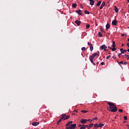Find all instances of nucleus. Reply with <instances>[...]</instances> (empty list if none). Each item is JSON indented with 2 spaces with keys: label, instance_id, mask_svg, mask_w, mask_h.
I'll return each instance as SVG.
<instances>
[{
  "label": "nucleus",
  "instance_id": "33",
  "mask_svg": "<svg viewBox=\"0 0 129 129\" xmlns=\"http://www.w3.org/2000/svg\"><path fill=\"white\" fill-rule=\"evenodd\" d=\"M124 119L125 120H127V117L126 116H124Z\"/></svg>",
  "mask_w": 129,
  "mask_h": 129
},
{
  "label": "nucleus",
  "instance_id": "56",
  "mask_svg": "<svg viewBox=\"0 0 129 129\" xmlns=\"http://www.w3.org/2000/svg\"><path fill=\"white\" fill-rule=\"evenodd\" d=\"M116 61H117V63L119 64V61H118V60H116Z\"/></svg>",
  "mask_w": 129,
  "mask_h": 129
},
{
  "label": "nucleus",
  "instance_id": "3",
  "mask_svg": "<svg viewBox=\"0 0 129 129\" xmlns=\"http://www.w3.org/2000/svg\"><path fill=\"white\" fill-rule=\"evenodd\" d=\"M88 45L90 47V51H93V45H92V44H91L89 42H88Z\"/></svg>",
  "mask_w": 129,
  "mask_h": 129
},
{
  "label": "nucleus",
  "instance_id": "15",
  "mask_svg": "<svg viewBox=\"0 0 129 129\" xmlns=\"http://www.w3.org/2000/svg\"><path fill=\"white\" fill-rule=\"evenodd\" d=\"M114 11L115 13H118V8L116 6H114Z\"/></svg>",
  "mask_w": 129,
  "mask_h": 129
},
{
  "label": "nucleus",
  "instance_id": "13",
  "mask_svg": "<svg viewBox=\"0 0 129 129\" xmlns=\"http://www.w3.org/2000/svg\"><path fill=\"white\" fill-rule=\"evenodd\" d=\"M72 123H73V121H70L68 122L67 124H66V126H68V125H70V124H72Z\"/></svg>",
  "mask_w": 129,
  "mask_h": 129
},
{
  "label": "nucleus",
  "instance_id": "28",
  "mask_svg": "<svg viewBox=\"0 0 129 129\" xmlns=\"http://www.w3.org/2000/svg\"><path fill=\"white\" fill-rule=\"evenodd\" d=\"M90 25L87 24V25H86V29H88V28H90Z\"/></svg>",
  "mask_w": 129,
  "mask_h": 129
},
{
  "label": "nucleus",
  "instance_id": "30",
  "mask_svg": "<svg viewBox=\"0 0 129 129\" xmlns=\"http://www.w3.org/2000/svg\"><path fill=\"white\" fill-rule=\"evenodd\" d=\"M93 125H94L93 123H91L89 124V127H92Z\"/></svg>",
  "mask_w": 129,
  "mask_h": 129
},
{
  "label": "nucleus",
  "instance_id": "1",
  "mask_svg": "<svg viewBox=\"0 0 129 129\" xmlns=\"http://www.w3.org/2000/svg\"><path fill=\"white\" fill-rule=\"evenodd\" d=\"M108 104L109 106V107L110 109V111H111L112 112H116V111H117V108L116 107V106L114 105V103H108Z\"/></svg>",
  "mask_w": 129,
  "mask_h": 129
},
{
  "label": "nucleus",
  "instance_id": "10",
  "mask_svg": "<svg viewBox=\"0 0 129 129\" xmlns=\"http://www.w3.org/2000/svg\"><path fill=\"white\" fill-rule=\"evenodd\" d=\"M75 23L77 24L78 26H80V24H81V21H79V20H76Z\"/></svg>",
  "mask_w": 129,
  "mask_h": 129
},
{
  "label": "nucleus",
  "instance_id": "5",
  "mask_svg": "<svg viewBox=\"0 0 129 129\" xmlns=\"http://www.w3.org/2000/svg\"><path fill=\"white\" fill-rule=\"evenodd\" d=\"M80 122H81V123H86V122H87V119H82L80 120Z\"/></svg>",
  "mask_w": 129,
  "mask_h": 129
},
{
  "label": "nucleus",
  "instance_id": "18",
  "mask_svg": "<svg viewBox=\"0 0 129 129\" xmlns=\"http://www.w3.org/2000/svg\"><path fill=\"white\" fill-rule=\"evenodd\" d=\"M101 4V1H99L96 4L97 7H99L100 5Z\"/></svg>",
  "mask_w": 129,
  "mask_h": 129
},
{
  "label": "nucleus",
  "instance_id": "23",
  "mask_svg": "<svg viewBox=\"0 0 129 129\" xmlns=\"http://www.w3.org/2000/svg\"><path fill=\"white\" fill-rule=\"evenodd\" d=\"M70 118V116L67 115V116L65 117V118L63 119V120H65L66 119H69Z\"/></svg>",
  "mask_w": 129,
  "mask_h": 129
},
{
  "label": "nucleus",
  "instance_id": "17",
  "mask_svg": "<svg viewBox=\"0 0 129 129\" xmlns=\"http://www.w3.org/2000/svg\"><path fill=\"white\" fill-rule=\"evenodd\" d=\"M98 126H99V127H102V126H104V124L100 123L98 125Z\"/></svg>",
  "mask_w": 129,
  "mask_h": 129
},
{
  "label": "nucleus",
  "instance_id": "41",
  "mask_svg": "<svg viewBox=\"0 0 129 129\" xmlns=\"http://www.w3.org/2000/svg\"><path fill=\"white\" fill-rule=\"evenodd\" d=\"M115 46H116V45L112 44V47H113V48H115Z\"/></svg>",
  "mask_w": 129,
  "mask_h": 129
},
{
  "label": "nucleus",
  "instance_id": "21",
  "mask_svg": "<svg viewBox=\"0 0 129 129\" xmlns=\"http://www.w3.org/2000/svg\"><path fill=\"white\" fill-rule=\"evenodd\" d=\"M98 36H99V37H100V38H101V37H102V33H101V32H99Z\"/></svg>",
  "mask_w": 129,
  "mask_h": 129
},
{
  "label": "nucleus",
  "instance_id": "40",
  "mask_svg": "<svg viewBox=\"0 0 129 129\" xmlns=\"http://www.w3.org/2000/svg\"><path fill=\"white\" fill-rule=\"evenodd\" d=\"M67 129H72L71 126H69V127H67Z\"/></svg>",
  "mask_w": 129,
  "mask_h": 129
},
{
  "label": "nucleus",
  "instance_id": "39",
  "mask_svg": "<svg viewBox=\"0 0 129 129\" xmlns=\"http://www.w3.org/2000/svg\"><path fill=\"white\" fill-rule=\"evenodd\" d=\"M121 53H119L118 54V56L119 57V58H120V55H121Z\"/></svg>",
  "mask_w": 129,
  "mask_h": 129
},
{
  "label": "nucleus",
  "instance_id": "36",
  "mask_svg": "<svg viewBox=\"0 0 129 129\" xmlns=\"http://www.w3.org/2000/svg\"><path fill=\"white\" fill-rule=\"evenodd\" d=\"M83 126L85 127V128H86V127H88V125H84V124H83Z\"/></svg>",
  "mask_w": 129,
  "mask_h": 129
},
{
  "label": "nucleus",
  "instance_id": "35",
  "mask_svg": "<svg viewBox=\"0 0 129 129\" xmlns=\"http://www.w3.org/2000/svg\"><path fill=\"white\" fill-rule=\"evenodd\" d=\"M120 64H123V61H121L120 62H119L118 64L120 65Z\"/></svg>",
  "mask_w": 129,
  "mask_h": 129
},
{
  "label": "nucleus",
  "instance_id": "42",
  "mask_svg": "<svg viewBox=\"0 0 129 129\" xmlns=\"http://www.w3.org/2000/svg\"><path fill=\"white\" fill-rule=\"evenodd\" d=\"M126 64H127V62L125 61L124 63L123 62V65H126Z\"/></svg>",
  "mask_w": 129,
  "mask_h": 129
},
{
  "label": "nucleus",
  "instance_id": "16",
  "mask_svg": "<svg viewBox=\"0 0 129 129\" xmlns=\"http://www.w3.org/2000/svg\"><path fill=\"white\" fill-rule=\"evenodd\" d=\"M109 28H110V25H109V24L108 23H107L106 25V30H108V29H109Z\"/></svg>",
  "mask_w": 129,
  "mask_h": 129
},
{
  "label": "nucleus",
  "instance_id": "52",
  "mask_svg": "<svg viewBox=\"0 0 129 129\" xmlns=\"http://www.w3.org/2000/svg\"><path fill=\"white\" fill-rule=\"evenodd\" d=\"M57 121H58V122H61V120H58Z\"/></svg>",
  "mask_w": 129,
  "mask_h": 129
},
{
  "label": "nucleus",
  "instance_id": "51",
  "mask_svg": "<svg viewBox=\"0 0 129 129\" xmlns=\"http://www.w3.org/2000/svg\"><path fill=\"white\" fill-rule=\"evenodd\" d=\"M108 48L109 49H111V47H110V46H108Z\"/></svg>",
  "mask_w": 129,
  "mask_h": 129
},
{
  "label": "nucleus",
  "instance_id": "50",
  "mask_svg": "<svg viewBox=\"0 0 129 129\" xmlns=\"http://www.w3.org/2000/svg\"><path fill=\"white\" fill-rule=\"evenodd\" d=\"M83 126V125H81V124L79 125V126Z\"/></svg>",
  "mask_w": 129,
  "mask_h": 129
},
{
  "label": "nucleus",
  "instance_id": "4",
  "mask_svg": "<svg viewBox=\"0 0 129 129\" xmlns=\"http://www.w3.org/2000/svg\"><path fill=\"white\" fill-rule=\"evenodd\" d=\"M97 55H98V56H99V54H98V53L95 52V53H93L92 54V55H91L90 56V58H92V59H93V58H94V57L97 56Z\"/></svg>",
  "mask_w": 129,
  "mask_h": 129
},
{
  "label": "nucleus",
  "instance_id": "25",
  "mask_svg": "<svg viewBox=\"0 0 129 129\" xmlns=\"http://www.w3.org/2000/svg\"><path fill=\"white\" fill-rule=\"evenodd\" d=\"M81 112H83V113H86L87 112H88V111H87V110H82Z\"/></svg>",
  "mask_w": 129,
  "mask_h": 129
},
{
  "label": "nucleus",
  "instance_id": "20",
  "mask_svg": "<svg viewBox=\"0 0 129 129\" xmlns=\"http://www.w3.org/2000/svg\"><path fill=\"white\" fill-rule=\"evenodd\" d=\"M98 124H97V123H95L94 124V127L95 128H97L98 127H99L98 126Z\"/></svg>",
  "mask_w": 129,
  "mask_h": 129
},
{
  "label": "nucleus",
  "instance_id": "34",
  "mask_svg": "<svg viewBox=\"0 0 129 129\" xmlns=\"http://www.w3.org/2000/svg\"><path fill=\"white\" fill-rule=\"evenodd\" d=\"M85 47H83L81 48L82 51H85Z\"/></svg>",
  "mask_w": 129,
  "mask_h": 129
},
{
  "label": "nucleus",
  "instance_id": "37",
  "mask_svg": "<svg viewBox=\"0 0 129 129\" xmlns=\"http://www.w3.org/2000/svg\"><path fill=\"white\" fill-rule=\"evenodd\" d=\"M80 129H85V127H84V126L83 125L80 127Z\"/></svg>",
  "mask_w": 129,
  "mask_h": 129
},
{
  "label": "nucleus",
  "instance_id": "8",
  "mask_svg": "<svg viewBox=\"0 0 129 129\" xmlns=\"http://www.w3.org/2000/svg\"><path fill=\"white\" fill-rule=\"evenodd\" d=\"M82 11L81 10H79L78 11H76V13H77L78 15H80L81 16H82V13H81Z\"/></svg>",
  "mask_w": 129,
  "mask_h": 129
},
{
  "label": "nucleus",
  "instance_id": "19",
  "mask_svg": "<svg viewBox=\"0 0 129 129\" xmlns=\"http://www.w3.org/2000/svg\"><path fill=\"white\" fill-rule=\"evenodd\" d=\"M90 60L91 61V63L93 64V65H95V63L93 62V58L90 57Z\"/></svg>",
  "mask_w": 129,
  "mask_h": 129
},
{
  "label": "nucleus",
  "instance_id": "26",
  "mask_svg": "<svg viewBox=\"0 0 129 129\" xmlns=\"http://www.w3.org/2000/svg\"><path fill=\"white\" fill-rule=\"evenodd\" d=\"M66 116V114H62L61 117L64 119V118H65Z\"/></svg>",
  "mask_w": 129,
  "mask_h": 129
},
{
  "label": "nucleus",
  "instance_id": "38",
  "mask_svg": "<svg viewBox=\"0 0 129 129\" xmlns=\"http://www.w3.org/2000/svg\"><path fill=\"white\" fill-rule=\"evenodd\" d=\"M101 31L102 32V33H104V30H103V29L102 28H100Z\"/></svg>",
  "mask_w": 129,
  "mask_h": 129
},
{
  "label": "nucleus",
  "instance_id": "29",
  "mask_svg": "<svg viewBox=\"0 0 129 129\" xmlns=\"http://www.w3.org/2000/svg\"><path fill=\"white\" fill-rule=\"evenodd\" d=\"M97 119H98V118H97V117L93 118V120H97Z\"/></svg>",
  "mask_w": 129,
  "mask_h": 129
},
{
  "label": "nucleus",
  "instance_id": "55",
  "mask_svg": "<svg viewBox=\"0 0 129 129\" xmlns=\"http://www.w3.org/2000/svg\"><path fill=\"white\" fill-rule=\"evenodd\" d=\"M127 52L129 53V48L127 50Z\"/></svg>",
  "mask_w": 129,
  "mask_h": 129
},
{
  "label": "nucleus",
  "instance_id": "54",
  "mask_svg": "<svg viewBox=\"0 0 129 129\" xmlns=\"http://www.w3.org/2000/svg\"><path fill=\"white\" fill-rule=\"evenodd\" d=\"M121 36L122 37H123L124 36V34H122Z\"/></svg>",
  "mask_w": 129,
  "mask_h": 129
},
{
  "label": "nucleus",
  "instance_id": "14",
  "mask_svg": "<svg viewBox=\"0 0 129 129\" xmlns=\"http://www.w3.org/2000/svg\"><path fill=\"white\" fill-rule=\"evenodd\" d=\"M71 127L72 129H75L76 127V124H72L71 125Z\"/></svg>",
  "mask_w": 129,
  "mask_h": 129
},
{
  "label": "nucleus",
  "instance_id": "24",
  "mask_svg": "<svg viewBox=\"0 0 129 129\" xmlns=\"http://www.w3.org/2000/svg\"><path fill=\"white\" fill-rule=\"evenodd\" d=\"M84 13L86 15H89V11H84Z\"/></svg>",
  "mask_w": 129,
  "mask_h": 129
},
{
  "label": "nucleus",
  "instance_id": "22",
  "mask_svg": "<svg viewBox=\"0 0 129 129\" xmlns=\"http://www.w3.org/2000/svg\"><path fill=\"white\" fill-rule=\"evenodd\" d=\"M72 6H73V8H75V9H76V7H77V4L75 3V4H73Z\"/></svg>",
  "mask_w": 129,
  "mask_h": 129
},
{
  "label": "nucleus",
  "instance_id": "46",
  "mask_svg": "<svg viewBox=\"0 0 129 129\" xmlns=\"http://www.w3.org/2000/svg\"><path fill=\"white\" fill-rule=\"evenodd\" d=\"M104 62H102L101 63V65H104Z\"/></svg>",
  "mask_w": 129,
  "mask_h": 129
},
{
  "label": "nucleus",
  "instance_id": "43",
  "mask_svg": "<svg viewBox=\"0 0 129 129\" xmlns=\"http://www.w3.org/2000/svg\"><path fill=\"white\" fill-rule=\"evenodd\" d=\"M92 120H93V119H89L88 120V121H90V122H91V121H92Z\"/></svg>",
  "mask_w": 129,
  "mask_h": 129
},
{
  "label": "nucleus",
  "instance_id": "47",
  "mask_svg": "<svg viewBox=\"0 0 129 129\" xmlns=\"http://www.w3.org/2000/svg\"><path fill=\"white\" fill-rule=\"evenodd\" d=\"M112 44H115V41H113L112 42Z\"/></svg>",
  "mask_w": 129,
  "mask_h": 129
},
{
  "label": "nucleus",
  "instance_id": "11",
  "mask_svg": "<svg viewBox=\"0 0 129 129\" xmlns=\"http://www.w3.org/2000/svg\"><path fill=\"white\" fill-rule=\"evenodd\" d=\"M120 51L122 54H124V52H126L127 51L126 49H124L123 48L120 49Z\"/></svg>",
  "mask_w": 129,
  "mask_h": 129
},
{
  "label": "nucleus",
  "instance_id": "6",
  "mask_svg": "<svg viewBox=\"0 0 129 129\" xmlns=\"http://www.w3.org/2000/svg\"><path fill=\"white\" fill-rule=\"evenodd\" d=\"M39 122H32V125H33V126H37V125H39Z\"/></svg>",
  "mask_w": 129,
  "mask_h": 129
},
{
  "label": "nucleus",
  "instance_id": "2",
  "mask_svg": "<svg viewBox=\"0 0 129 129\" xmlns=\"http://www.w3.org/2000/svg\"><path fill=\"white\" fill-rule=\"evenodd\" d=\"M100 48L101 50H104V51H106V49H107V46H106L105 44H103L102 46H101Z\"/></svg>",
  "mask_w": 129,
  "mask_h": 129
},
{
  "label": "nucleus",
  "instance_id": "57",
  "mask_svg": "<svg viewBox=\"0 0 129 129\" xmlns=\"http://www.w3.org/2000/svg\"><path fill=\"white\" fill-rule=\"evenodd\" d=\"M75 112H77V110H75Z\"/></svg>",
  "mask_w": 129,
  "mask_h": 129
},
{
  "label": "nucleus",
  "instance_id": "49",
  "mask_svg": "<svg viewBox=\"0 0 129 129\" xmlns=\"http://www.w3.org/2000/svg\"><path fill=\"white\" fill-rule=\"evenodd\" d=\"M126 126L127 127V128L129 129V125H128V124H127V125H126Z\"/></svg>",
  "mask_w": 129,
  "mask_h": 129
},
{
  "label": "nucleus",
  "instance_id": "53",
  "mask_svg": "<svg viewBox=\"0 0 129 129\" xmlns=\"http://www.w3.org/2000/svg\"><path fill=\"white\" fill-rule=\"evenodd\" d=\"M121 46H122V47H123V46H124V44H121Z\"/></svg>",
  "mask_w": 129,
  "mask_h": 129
},
{
  "label": "nucleus",
  "instance_id": "60",
  "mask_svg": "<svg viewBox=\"0 0 129 129\" xmlns=\"http://www.w3.org/2000/svg\"><path fill=\"white\" fill-rule=\"evenodd\" d=\"M97 64H98V62H97Z\"/></svg>",
  "mask_w": 129,
  "mask_h": 129
},
{
  "label": "nucleus",
  "instance_id": "44",
  "mask_svg": "<svg viewBox=\"0 0 129 129\" xmlns=\"http://www.w3.org/2000/svg\"><path fill=\"white\" fill-rule=\"evenodd\" d=\"M60 122H59L58 121H57V123L58 125H59L60 124Z\"/></svg>",
  "mask_w": 129,
  "mask_h": 129
},
{
  "label": "nucleus",
  "instance_id": "58",
  "mask_svg": "<svg viewBox=\"0 0 129 129\" xmlns=\"http://www.w3.org/2000/svg\"><path fill=\"white\" fill-rule=\"evenodd\" d=\"M127 1L128 3H129V0H127Z\"/></svg>",
  "mask_w": 129,
  "mask_h": 129
},
{
  "label": "nucleus",
  "instance_id": "27",
  "mask_svg": "<svg viewBox=\"0 0 129 129\" xmlns=\"http://www.w3.org/2000/svg\"><path fill=\"white\" fill-rule=\"evenodd\" d=\"M111 49L112 51H116V48H115V47H113L112 48H111Z\"/></svg>",
  "mask_w": 129,
  "mask_h": 129
},
{
  "label": "nucleus",
  "instance_id": "45",
  "mask_svg": "<svg viewBox=\"0 0 129 129\" xmlns=\"http://www.w3.org/2000/svg\"><path fill=\"white\" fill-rule=\"evenodd\" d=\"M126 45L129 48V42L127 43Z\"/></svg>",
  "mask_w": 129,
  "mask_h": 129
},
{
  "label": "nucleus",
  "instance_id": "59",
  "mask_svg": "<svg viewBox=\"0 0 129 129\" xmlns=\"http://www.w3.org/2000/svg\"><path fill=\"white\" fill-rule=\"evenodd\" d=\"M124 122H126V121H124Z\"/></svg>",
  "mask_w": 129,
  "mask_h": 129
},
{
  "label": "nucleus",
  "instance_id": "9",
  "mask_svg": "<svg viewBox=\"0 0 129 129\" xmlns=\"http://www.w3.org/2000/svg\"><path fill=\"white\" fill-rule=\"evenodd\" d=\"M117 23V21H116V20H114L112 22V25H113V26H116Z\"/></svg>",
  "mask_w": 129,
  "mask_h": 129
},
{
  "label": "nucleus",
  "instance_id": "48",
  "mask_svg": "<svg viewBox=\"0 0 129 129\" xmlns=\"http://www.w3.org/2000/svg\"><path fill=\"white\" fill-rule=\"evenodd\" d=\"M62 119H63L62 118V117H61L60 118L59 120H60V121H61Z\"/></svg>",
  "mask_w": 129,
  "mask_h": 129
},
{
  "label": "nucleus",
  "instance_id": "12",
  "mask_svg": "<svg viewBox=\"0 0 129 129\" xmlns=\"http://www.w3.org/2000/svg\"><path fill=\"white\" fill-rule=\"evenodd\" d=\"M90 6H93L94 5V0H89Z\"/></svg>",
  "mask_w": 129,
  "mask_h": 129
},
{
  "label": "nucleus",
  "instance_id": "7",
  "mask_svg": "<svg viewBox=\"0 0 129 129\" xmlns=\"http://www.w3.org/2000/svg\"><path fill=\"white\" fill-rule=\"evenodd\" d=\"M105 6V2H103L101 6H100V10H102L103 9V7H104Z\"/></svg>",
  "mask_w": 129,
  "mask_h": 129
},
{
  "label": "nucleus",
  "instance_id": "32",
  "mask_svg": "<svg viewBox=\"0 0 129 129\" xmlns=\"http://www.w3.org/2000/svg\"><path fill=\"white\" fill-rule=\"evenodd\" d=\"M118 111H119V112H123V110L122 109H119L118 110Z\"/></svg>",
  "mask_w": 129,
  "mask_h": 129
},
{
  "label": "nucleus",
  "instance_id": "31",
  "mask_svg": "<svg viewBox=\"0 0 129 129\" xmlns=\"http://www.w3.org/2000/svg\"><path fill=\"white\" fill-rule=\"evenodd\" d=\"M110 57H111V55H108L106 57V59H109V58H110Z\"/></svg>",
  "mask_w": 129,
  "mask_h": 129
}]
</instances>
